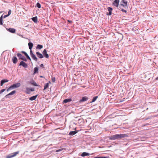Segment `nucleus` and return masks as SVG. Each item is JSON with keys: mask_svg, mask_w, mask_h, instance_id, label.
<instances>
[{"mask_svg": "<svg viewBox=\"0 0 158 158\" xmlns=\"http://www.w3.org/2000/svg\"><path fill=\"white\" fill-rule=\"evenodd\" d=\"M128 136V135L127 134H116L115 135H112L110 136L109 137V139L111 140H115L116 139H120Z\"/></svg>", "mask_w": 158, "mask_h": 158, "instance_id": "1", "label": "nucleus"}, {"mask_svg": "<svg viewBox=\"0 0 158 158\" xmlns=\"http://www.w3.org/2000/svg\"><path fill=\"white\" fill-rule=\"evenodd\" d=\"M21 85L20 83H18L13 84L12 85L9 87L7 89V91H9L10 90H11L13 89L18 88Z\"/></svg>", "mask_w": 158, "mask_h": 158, "instance_id": "2", "label": "nucleus"}, {"mask_svg": "<svg viewBox=\"0 0 158 158\" xmlns=\"http://www.w3.org/2000/svg\"><path fill=\"white\" fill-rule=\"evenodd\" d=\"M17 56L19 58V59H21L25 61H27V60L26 58L24 56L22 55L21 53H18L17 54Z\"/></svg>", "mask_w": 158, "mask_h": 158, "instance_id": "3", "label": "nucleus"}, {"mask_svg": "<svg viewBox=\"0 0 158 158\" xmlns=\"http://www.w3.org/2000/svg\"><path fill=\"white\" fill-rule=\"evenodd\" d=\"M120 5L126 8L127 7V1L126 0H122L121 2Z\"/></svg>", "mask_w": 158, "mask_h": 158, "instance_id": "4", "label": "nucleus"}, {"mask_svg": "<svg viewBox=\"0 0 158 158\" xmlns=\"http://www.w3.org/2000/svg\"><path fill=\"white\" fill-rule=\"evenodd\" d=\"M19 151L13 152L10 155H8L6 156V158H11L15 156L17 154H19Z\"/></svg>", "mask_w": 158, "mask_h": 158, "instance_id": "5", "label": "nucleus"}, {"mask_svg": "<svg viewBox=\"0 0 158 158\" xmlns=\"http://www.w3.org/2000/svg\"><path fill=\"white\" fill-rule=\"evenodd\" d=\"M119 0H115L112 3V5L116 7H118L119 5Z\"/></svg>", "mask_w": 158, "mask_h": 158, "instance_id": "6", "label": "nucleus"}, {"mask_svg": "<svg viewBox=\"0 0 158 158\" xmlns=\"http://www.w3.org/2000/svg\"><path fill=\"white\" fill-rule=\"evenodd\" d=\"M88 100V98L86 96H84L82 97V98L79 100V102L81 103L82 102L87 101Z\"/></svg>", "mask_w": 158, "mask_h": 158, "instance_id": "7", "label": "nucleus"}, {"mask_svg": "<svg viewBox=\"0 0 158 158\" xmlns=\"http://www.w3.org/2000/svg\"><path fill=\"white\" fill-rule=\"evenodd\" d=\"M19 66H22L24 68H27L28 65L27 64L23 61H21L19 64Z\"/></svg>", "mask_w": 158, "mask_h": 158, "instance_id": "8", "label": "nucleus"}, {"mask_svg": "<svg viewBox=\"0 0 158 158\" xmlns=\"http://www.w3.org/2000/svg\"><path fill=\"white\" fill-rule=\"evenodd\" d=\"M43 54L44 56L47 58H48L49 57V56L48 54L47 53V50L46 49H45L43 51Z\"/></svg>", "mask_w": 158, "mask_h": 158, "instance_id": "9", "label": "nucleus"}, {"mask_svg": "<svg viewBox=\"0 0 158 158\" xmlns=\"http://www.w3.org/2000/svg\"><path fill=\"white\" fill-rule=\"evenodd\" d=\"M108 10L109 11L108 13L107 14V15H110L112 14V11L113 10V9L112 7H109L107 8Z\"/></svg>", "mask_w": 158, "mask_h": 158, "instance_id": "10", "label": "nucleus"}, {"mask_svg": "<svg viewBox=\"0 0 158 158\" xmlns=\"http://www.w3.org/2000/svg\"><path fill=\"white\" fill-rule=\"evenodd\" d=\"M26 90H27V92H26V93L27 94H30L29 92L30 91L32 92L34 91V89L33 88H26Z\"/></svg>", "mask_w": 158, "mask_h": 158, "instance_id": "11", "label": "nucleus"}, {"mask_svg": "<svg viewBox=\"0 0 158 158\" xmlns=\"http://www.w3.org/2000/svg\"><path fill=\"white\" fill-rule=\"evenodd\" d=\"M22 53L24 54L25 55V56H26L27 59L29 60H30L31 61V60L29 55H28V54L25 52L23 51H22L21 52Z\"/></svg>", "mask_w": 158, "mask_h": 158, "instance_id": "12", "label": "nucleus"}, {"mask_svg": "<svg viewBox=\"0 0 158 158\" xmlns=\"http://www.w3.org/2000/svg\"><path fill=\"white\" fill-rule=\"evenodd\" d=\"M36 54L37 57L40 58H42L44 57V56L39 52H36Z\"/></svg>", "mask_w": 158, "mask_h": 158, "instance_id": "13", "label": "nucleus"}, {"mask_svg": "<svg viewBox=\"0 0 158 158\" xmlns=\"http://www.w3.org/2000/svg\"><path fill=\"white\" fill-rule=\"evenodd\" d=\"M8 80L7 79H3L1 81L0 85L2 86L5 83L7 82L8 81Z\"/></svg>", "mask_w": 158, "mask_h": 158, "instance_id": "14", "label": "nucleus"}, {"mask_svg": "<svg viewBox=\"0 0 158 158\" xmlns=\"http://www.w3.org/2000/svg\"><path fill=\"white\" fill-rule=\"evenodd\" d=\"M72 101V99L71 98H69L68 99H64L63 101V103H66L68 102H70Z\"/></svg>", "mask_w": 158, "mask_h": 158, "instance_id": "15", "label": "nucleus"}, {"mask_svg": "<svg viewBox=\"0 0 158 158\" xmlns=\"http://www.w3.org/2000/svg\"><path fill=\"white\" fill-rule=\"evenodd\" d=\"M78 131H70L69 134V135H73L78 132Z\"/></svg>", "mask_w": 158, "mask_h": 158, "instance_id": "16", "label": "nucleus"}, {"mask_svg": "<svg viewBox=\"0 0 158 158\" xmlns=\"http://www.w3.org/2000/svg\"><path fill=\"white\" fill-rule=\"evenodd\" d=\"M17 58L15 56H14L12 57V61L14 64H16L17 63Z\"/></svg>", "mask_w": 158, "mask_h": 158, "instance_id": "17", "label": "nucleus"}, {"mask_svg": "<svg viewBox=\"0 0 158 158\" xmlns=\"http://www.w3.org/2000/svg\"><path fill=\"white\" fill-rule=\"evenodd\" d=\"M10 32L12 33H15L16 31V30L14 28H9L7 30Z\"/></svg>", "mask_w": 158, "mask_h": 158, "instance_id": "18", "label": "nucleus"}, {"mask_svg": "<svg viewBox=\"0 0 158 158\" xmlns=\"http://www.w3.org/2000/svg\"><path fill=\"white\" fill-rule=\"evenodd\" d=\"M31 19L35 23H37V16L32 17L31 18Z\"/></svg>", "mask_w": 158, "mask_h": 158, "instance_id": "19", "label": "nucleus"}, {"mask_svg": "<svg viewBox=\"0 0 158 158\" xmlns=\"http://www.w3.org/2000/svg\"><path fill=\"white\" fill-rule=\"evenodd\" d=\"M30 83L35 86H38V85L37 84V83L33 80H31L30 81Z\"/></svg>", "mask_w": 158, "mask_h": 158, "instance_id": "20", "label": "nucleus"}, {"mask_svg": "<svg viewBox=\"0 0 158 158\" xmlns=\"http://www.w3.org/2000/svg\"><path fill=\"white\" fill-rule=\"evenodd\" d=\"M37 95H36L35 96H33L30 98L29 99L31 101H33L34 100H35L36 98Z\"/></svg>", "mask_w": 158, "mask_h": 158, "instance_id": "21", "label": "nucleus"}, {"mask_svg": "<svg viewBox=\"0 0 158 158\" xmlns=\"http://www.w3.org/2000/svg\"><path fill=\"white\" fill-rule=\"evenodd\" d=\"M89 154L88 153L86 152H83L81 154V156H89Z\"/></svg>", "mask_w": 158, "mask_h": 158, "instance_id": "22", "label": "nucleus"}, {"mask_svg": "<svg viewBox=\"0 0 158 158\" xmlns=\"http://www.w3.org/2000/svg\"><path fill=\"white\" fill-rule=\"evenodd\" d=\"M28 45L29 46V48L30 50L32 49V48L33 46V44L31 42H29L28 44Z\"/></svg>", "mask_w": 158, "mask_h": 158, "instance_id": "23", "label": "nucleus"}, {"mask_svg": "<svg viewBox=\"0 0 158 158\" xmlns=\"http://www.w3.org/2000/svg\"><path fill=\"white\" fill-rule=\"evenodd\" d=\"M31 57L32 58V59L35 61H37V58L36 56L35 55V54L31 56Z\"/></svg>", "mask_w": 158, "mask_h": 158, "instance_id": "24", "label": "nucleus"}, {"mask_svg": "<svg viewBox=\"0 0 158 158\" xmlns=\"http://www.w3.org/2000/svg\"><path fill=\"white\" fill-rule=\"evenodd\" d=\"M98 98V96H96L95 97H94L92 100V101L91 102H90V103H92L93 102H94Z\"/></svg>", "mask_w": 158, "mask_h": 158, "instance_id": "25", "label": "nucleus"}, {"mask_svg": "<svg viewBox=\"0 0 158 158\" xmlns=\"http://www.w3.org/2000/svg\"><path fill=\"white\" fill-rule=\"evenodd\" d=\"M38 69L37 67H35L34 68V74H35L38 72Z\"/></svg>", "mask_w": 158, "mask_h": 158, "instance_id": "26", "label": "nucleus"}, {"mask_svg": "<svg viewBox=\"0 0 158 158\" xmlns=\"http://www.w3.org/2000/svg\"><path fill=\"white\" fill-rule=\"evenodd\" d=\"M3 24V15H2L0 17V25H2Z\"/></svg>", "mask_w": 158, "mask_h": 158, "instance_id": "27", "label": "nucleus"}, {"mask_svg": "<svg viewBox=\"0 0 158 158\" xmlns=\"http://www.w3.org/2000/svg\"><path fill=\"white\" fill-rule=\"evenodd\" d=\"M49 85L48 83H46V84H45L44 86V90H45L47 88H48V87L49 86Z\"/></svg>", "mask_w": 158, "mask_h": 158, "instance_id": "28", "label": "nucleus"}, {"mask_svg": "<svg viewBox=\"0 0 158 158\" xmlns=\"http://www.w3.org/2000/svg\"><path fill=\"white\" fill-rule=\"evenodd\" d=\"M43 45L40 44H38L36 46V48L37 49H41L43 48Z\"/></svg>", "mask_w": 158, "mask_h": 158, "instance_id": "29", "label": "nucleus"}, {"mask_svg": "<svg viewBox=\"0 0 158 158\" xmlns=\"http://www.w3.org/2000/svg\"><path fill=\"white\" fill-rule=\"evenodd\" d=\"M16 92L15 90H13L11 92L9 93V95H12L15 94Z\"/></svg>", "mask_w": 158, "mask_h": 158, "instance_id": "30", "label": "nucleus"}, {"mask_svg": "<svg viewBox=\"0 0 158 158\" xmlns=\"http://www.w3.org/2000/svg\"><path fill=\"white\" fill-rule=\"evenodd\" d=\"M36 6L39 8H40L41 7V5L39 2L37 3Z\"/></svg>", "mask_w": 158, "mask_h": 158, "instance_id": "31", "label": "nucleus"}, {"mask_svg": "<svg viewBox=\"0 0 158 158\" xmlns=\"http://www.w3.org/2000/svg\"><path fill=\"white\" fill-rule=\"evenodd\" d=\"M108 157L107 156H96L94 158H108Z\"/></svg>", "mask_w": 158, "mask_h": 158, "instance_id": "32", "label": "nucleus"}, {"mask_svg": "<svg viewBox=\"0 0 158 158\" xmlns=\"http://www.w3.org/2000/svg\"><path fill=\"white\" fill-rule=\"evenodd\" d=\"M11 10H10L8 13V15L9 16L11 14Z\"/></svg>", "mask_w": 158, "mask_h": 158, "instance_id": "33", "label": "nucleus"}, {"mask_svg": "<svg viewBox=\"0 0 158 158\" xmlns=\"http://www.w3.org/2000/svg\"><path fill=\"white\" fill-rule=\"evenodd\" d=\"M52 82H54L55 81H56V79L55 77H52Z\"/></svg>", "mask_w": 158, "mask_h": 158, "instance_id": "34", "label": "nucleus"}, {"mask_svg": "<svg viewBox=\"0 0 158 158\" xmlns=\"http://www.w3.org/2000/svg\"><path fill=\"white\" fill-rule=\"evenodd\" d=\"M5 90V89H2L0 91V94L2 93L3 92H4Z\"/></svg>", "mask_w": 158, "mask_h": 158, "instance_id": "35", "label": "nucleus"}, {"mask_svg": "<svg viewBox=\"0 0 158 158\" xmlns=\"http://www.w3.org/2000/svg\"><path fill=\"white\" fill-rule=\"evenodd\" d=\"M30 55L31 56L34 55V54L33 53L32 51L31 50V49L30 50Z\"/></svg>", "mask_w": 158, "mask_h": 158, "instance_id": "36", "label": "nucleus"}, {"mask_svg": "<svg viewBox=\"0 0 158 158\" xmlns=\"http://www.w3.org/2000/svg\"><path fill=\"white\" fill-rule=\"evenodd\" d=\"M121 10L122 11H123V12H125V13H127V11H126V10H124V9H121Z\"/></svg>", "mask_w": 158, "mask_h": 158, "instance_id": "37", "label": "nucleus"}, {"mask_svg": "<svg viewBox=\"0 0 158 158\" xmlns=\"http://www.w3.org/2000/svg\"><path fill=\"white\" fill-rule=\"evenodd\" d=\"M9 96H10L9 95V94H7L5 96V98H9Z\"/></svg>", "mask_w": 158, "mask_h": 158, "instance_id": "38", "label": "nucleus"}, {"mask_svg": "<svg viewBox=\"0 0 158 158\" xmlns=\"http://www.w3.org/2000/svg\"><path fill=\"white\" fill-rule=\"evenodd\" d=\"M62 150V149H59V150H56V152H60V151H61Z\"/></svg>", "mask_w": 158, "mask_h": 158, "instance_id": "39", "label": "nucleus"}, {"mask_svg": "<svg viewBox=\"0 0 158 158\" xmlns=\"http://www.w3.org/2000/svg\"><path fill=\"white\" fill-rule=\"evenodd\" d=\"M40 66L41 67H42L43 68H44V64H41L40 65Z\"/></svg>", "mask_w": 158, "mask_h": 158, "instance_id": "40", "label": "nucleus"}, {"mask_svg": "<svg viewBox=\"0 0 158 158\" xmlns=\"http://www.w3.org/2000/svg\"><path fill=\"white\" fill-rule=\"evenodd\" d=\"M8 15H5L3 16V18H6L8 17Z\"/></svg>", "mask_w": 158, "mask_h": 158, "instance_id": "41", "label": "nucleus"}, {"mask_svg": "<svg viewBox=\"0 0 158 158\" xmlns=\"http://www.w3.org/2000/svg\"><path fill=\"white\" fill-rule=\"evenodd\" d=\"M151 118H150V117H148V118H146V119H145V120H148L149 119Z\"/></svg>", "mask_w": 158, "mask_h": 158, "instance_id": "42", "label": "nucleus"}, {"mask_svg": "<svg viewBox=\"0 0 158 158\" xmlns=\"http://www.w3.org/2000/svg\"><path fill=\"white\" fill-rule=\"evenodd\" d=\"M149 124L148 123H147L145 125H144L143 126H146L148 125Z\"/></svg>", "mask_w": 158, "mask_h": 158, "instance_id": "43", "label": "nucleus"}, {"mask_svg": "<svg viewBox=\"0 0 158 158\" xmlns=\"http://www.w3.org/2000/svg\"><path fill=\"white\" fill-rule=\"evenodd\" d=\"M68 22H69V23H72V21H70V20H68Z\"/></svg>", "mask_w": 158, "mask_h": 158, "instance_id": "44", "label": "nucleus"}, {"mask_svg": "<svg viewBox=\"0 0 158 158\" xmlns=\"http://www.w3.org/2000/svg\"><path fill=\"white\" fill-rule=\"evenodd\" d=\"M156 80H158V77L156 78Z\"/></svg>", "mask_w": 158, "mask_h": 158, "instance_id": "45", "label": "nucleus"}, {"mask_svg": "<svg viewBox=\"0 0 158 158\" xmlns=\"http://www.w3.org/2000/svg\"><path fill=\"white\" fill-rule=\"evenodd\" d=\"M2 11H0V13H2Z\"/></svg>", "mask_w": 158, "mask_h": 158, "instance_id": "46", "label": "nucleus"}]
</instances>
